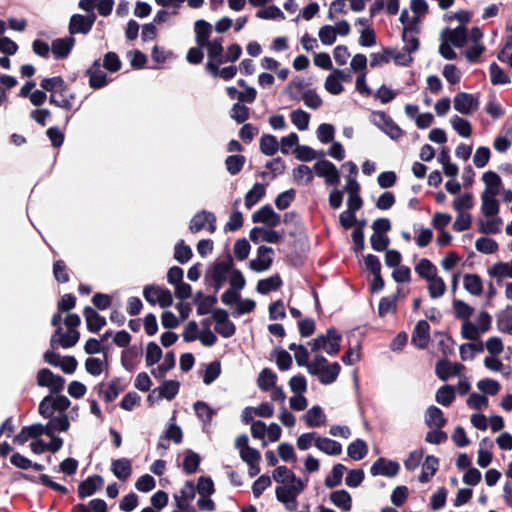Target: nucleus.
<instances>
[{"label": "nucleus", "instance_id": "1", "mask_svg": "<svg viewBox=\"0 0 512 512\" xmlns=\"http://www.w3.org/2000/svg\"><path fill=\"white\" fill-rule=\"evenodd\" d=\"M71 402L63 395L53 397L51 395L44 397L38 407L39 414L44 418H49L47 423L52 437H58L56 432H67L70 428V420L65 413Z\"/></svg>", "mask_w": 512, "mask_h": 512}, {"label": "nucleus", "instance_id": "2", "mask_svg": "<svg viewBox=\"0 0 512 512\" xmlns=\"http://www.w3.org/2000/svg\"><path fill=\"white\" fill-rule=\"evenodd\" d=\"M61 315L55 314L52 318V325L57 327L55 333L50 339L52 348L58 346L62 348H70L74 346L79 340V332L77 327L80 325V317L77 314H68L64 319L65 329L60 325Z\"/></svg>", "mask_w": 512, "mask_h": 512}, {"label": "nucleus", "instance_id": "3", "mask_svg": "<svg viewBox=\"0 0 512 512\" xmlns=\"http://www.w3.org/2000/svg\"><path fill=\"white\" fill-rule=\"evenodd\" d=\"M305 484L302 480H294L293 483L281 485L276 488V497L288 511H295L298 508L297 497L304 490Z\"/></svg>", "mask_w": 512, "mask_h": 512}, {"label": "nucleus", "instance_id": "4", "mask_svg": "<svg viewBox=\"0 0 512 512\" xmlns=\"http://www.w3.org/2000/svg\"><path fill=\"white\" fill-rule=\"evenodd\" d=\"M341 335L334 328L327 330L325 334L318 335L310 342L313 351L323 350L328 355H335L340 350Z\"/></svg>", "mask_w": 512, "mask_h": 512}, {"label": "nucleus", "instance_id": "5", "mask_svg": "<svg viewBox=\"0 0 512 512\" xmlns=\"http://www.w3.org/2000/svg\"><path fill=\"white\" fill-rule=\"evenodd\" d=\"M370 121L393 140L399 139L403 135L402 129L385 112H372L370 115Z\"/></svg>", "mask_w": 512, "mask_h": 512}, {"label": "nucleus", "instance_id": "6", "mask_svg": "<svg viewBox=\"0 0 512 512\" xmlns=\"http://www.w3.org/2000/svg\"><path fill=\"white\" fill-rule=\"evenodd\" d=\"M37 385L49 389L52 394L60 393L64 389L65 379L54 374L47 368H42L37 373Z\"/></svg>", "mask_w": 512, "mask_h": 512}, {"label": "nucleus", "instance_id": "7", "mask_svg": "<svg viewBox=\"0 0 512 512\" xmlns=\"http://www.w3.org/2000/svg\"><path fill=\"white\" fill-rule=\"evenodd\" d=\"M143 296L147 302L151 304H159L162 308H167L173 303L172 293L159 286L150 285L146 286L143 291Z\"/></svg>", "mask_w": 512, "mask_h": 512}, {"label": "nucleus", "instance_id": "8", "mask_svg": "<svg viewBox=\"0 0 512 512\" xmlns=\"http://www.w3.org/2000/svg\"><path fill=\"white\" fill-rule=\"evenodd\" d=\"M453 107L460 114L471 115L478 110L479 99L473 94L460 92L453 99Z\"/></svg>", "mask_w": 512, "mask_h": 512}, {"label": "nucleus", "instance_id": "9", "mask_svg": "<svg viewBox=\"0 0 512 512\" xmlns=\"http://www.w3.org/2000/svg\"><path fill=\"white\" fill-rule=\"evenodd\" d=\"M180 383L176 380H166L158 388L154 389L147 397L151 404L158 399L172 400L178 394Z\"/></svg>", "mask_w": 512, "mask_h": 512}, {"label": "nucleus", "instance_id": "10", "mask_svg": "<svg viewBox=\"0 0 512 512\" xmlns=\"http://www.w3.org/2000/svg\"><path fill=\"white\" fill-rule=\"evenodd\" d=\"M351 76L343 70L334 69L326 78L325 90L332 95H339L344 91L343 83L350 82Z\"/></svg>", "mask_w": 512, "mask_h": 512}, {"label": "nucleus", "instance_id": "11", "mask_svg": "<svg viewBox=\"0 0 512 512\" xmlns=\"http://www.w3.org/2000/svg\"><path fill=\"white\" fill-rule=\"evenodd\" d=\"M314 171L318 177L324 178L328 185H337L340 174L337 167L328 160H319L314 164Z\"/></svg>", "mask_w": 512, "mask_h": 512}, {"label": "nucleus", "instance_id": "12", "mask_svg": "<svg viewBox=\"0 0 512 512\" xmlns=\"http://www.w3.org/2000/svg\"><path fill=\"white\" fill-rule=\"evenodd\" d=\"M307 370L310 374L319 375L321 383L331 384L337 379L340 373V365L334 362L322 368H317V364H310L307 365Z\"/></svg>", "mask_w": 512, "mask_h": 512}, {"label": "nucleus", "instance_id": "13", "mask_svg": "<svg viewBox=\"0 0 512 512\" xmlns=\"http://www.w3.org/2000/svg\"><path fill=\"white\" fill-rule=\"evenodd\" d=\"M215 322V330L224 338H229L235 333V325L229 320L228 313L222 309H216L212 313Z\"/></svg>", "mask_w": 512, "mask_h": 512}, {"label": "nucleus", "instance_id": "14", "mask_svg": "<svg viewBox=\"0 0 512 512\" xmlns=\"http://www.w3.org/2000/svg\"><path fill=\"white\" fill-rule=\"evenodd\" d=\"M248 442L246 435H240L235 440V447L239 450L241 459L247 464L259 463L261 459L260 452L250 447Z\"/></svg>", "mask_w": 512, "mask_h": 512}, {"label": "nucleus", "instance_id": "15", "mask_svg": "<svg viewBox=\"0 0 512 512\" xmlns=\"http://www.w3.org/2000/svg\"><path fill=\"white\" fill-rule=\"evenodd\" d=\"M215 222V215L211 212L203 210L197 213L191 219L189 229L191 232L196 233L204 228H207L211 233H213L216 230Z\"/></svg>", "mask_w": 512, "mask_h": 512}, {"label": "nucleus", "instance_id": "16", "mask_svg": "<svg viewBox=\"0 0 512 512\" xmlns=\"http://www.w3.org/2000/svg\"><path fill=\"white\" fill-rule=\"evenodd\" d=\"M250 239L254 243L261 241L267 243H278L283 238V232H278L270 227H254L250 231Z\"/></svg>", "mask_w": 512, "mask_h": 512}, {"label": "nucleus", "instance_id": "17", "mask_svg": "<svg viewBox=\"0 0 512 512\" xmlns=\"http://www.w3.org/2000/svg\"><path fill=\"white\" fill-rule=\"evenodd\" d=\"M273 249L267 246H260L257 249V256L249 262V267L255 272H264L272 265L271 254Z\"/></svg>", "mask_w": 512, "mask_h": 512}, {"label": "nucleus", "instance_id": "18", "mask_svg": "<svg viewBox=\"0 0 512 512\" xmlns=\"http://www.w3.org/2000/svg\"><path fill=\"white\" fill-rule=\"evenodd\" d=\"M344 190L348 193L347 210L358 211L362 207V199L359 195L360 185L354 177H347Z\"/></svg>", "mask_w": 512, "mask_h": 512}, {"label": "nucleus", "instance_id": "19", "mask_svg": "<svg viewBox=\"0 0 512 512\" xmlns=\"http://www.w3.org/2000/svg\"><path fill=\"white\" fill-rule=\"evenodd\" d=\"M400 466L397 462L385 458L377 459L370 468L373 476L394 477L398 474Z\"/></svg>", "mask_w": 512, "mask_h": 512}, {"label": "nucleus", "instance_id": "20", "mask_svg": "<svg viewBox=\"0 0 512 512\" xmlns=\"http://www.w3.org/2000/svg\"><path fill=\"white\" fill-rule=\"evenodd\" d=\"M252 221L274 228L280 224L281 217L270 206H263L252 215Z\"/></svg>", "mask_w": 512, "mask_h": 512}, {"label": "nucleus", "instance_id": "21", "mask_svg": "<svg viewBox=\"0 0 512 512\" xmlns=\"http://www.w3.org/2000/svg\"><path fill=\"white\" fill-rule=\"evenodd\" d=\"M482 182L484 183V189L481 192V195L497 197L500 194L502 180L496 172L486 171L482 175Z\"/></svg>", "mask_w": 512, "mask_h": 512}, {"label": "nucleus", "instance_id": "22", "mask_svg": "<svg viewBox=\"0 0 512 512\" xmlns=\"http://www.w3.org/2000/svg\"><path fill=\"white\" fill-rule=\"evenodd\" d=\"M301 419L309 428L321 427L327 422L326 414L319 405L309 408Z\"/></svg>", "mask_w": 512, "mask_h": 512}, {"label": "nucleus", "instance_id": "23", "mask_svg": "<svg viewBox=\"0 0 512 512\" xmlns=\"http://www.w3.org/2000/svg\"><path fill=\"white\" fill-rule=\"evenodd\" d=\"M49 443L44 442L42 439H34L30 444V449L35 454H42L46 451L51 453L58 452L63 446V439L61 437L49 438Z\"/></svg>", "mask_w": 512, "mask_h": 512}, {"label": "nucleus", "instance_id": "24", "mask_svg": "<svg viewBox=\"0 0 512 512\" xmlns=\"http://www.w3.org/2000/svg\"><path fill=\"white\" fill-rule=\"evenodd\" d=\"M75 100V93L71 92L67 86H63L60 91L50 95V103L59 108L69 110L73 106Z\"/></svg>", "mask_w": 512, "mask_h": 512}, {"label": "nucleus", "instance_id": "25", "mask_svg": "<svg viewBox=\"0 0 512 512\" xmlns=\"http://www.w3.org/2000/svg\"><path fill=\"white\" fill-rule=\"evenodd\" d=\"M464 366L457 362L440 361L436 365L437 376L445 381L453 376H458L463 371Z\"/></svg>", "mask_w": 512, "mask_h": 512}, {"label": "nucleus", "instance_id": "26", "mask_svg": "<svg viewBox=\"0 0 512 512\" xmlns=\"http://www.w3.org/2000/svg\"><path fill=\"white\" fill-rule=\"evenodd\" d=\"M142 350L138 346H131L126 348L121 353V364L127 371H133L138 363Z\"/></svg>", "mask_w": 512, "mask_h": 512}, {"label": "nucleus", "instance_id": "27", "mask_svg": "<svg viewBox=\"0 0 512 512\" xmlns=\"http://www.w3.org/2000/svg\"><path fill=\"white\" fill-rule=\"evenodd\" d=\"M104 484L101 476L94 475L84 480L78 487V493L81 498L93 495Z\"/></svg>", "mask_w": 512, "mask_h": 512}, {"label": "nucleus", "instance_id": "28", "mask_svg": "<svg viewBox=\"0 0 512 512\" xmlns=\"http://www.w3.org/2000/svg\"><path fill=\"white\" fill-rule=\"evenodd\" d=\"M95 21V17L93 15L90 16H82V15H73L70 20V32L71 33H88Z\"/></svg>", "mask_w": 512, "mask_h": 512}, {"label": "nucleus", "instance_id": "29", "mask_svg": "<svg viewBox=\"0 0 512 512\" xmlns=\"http://www.w3.org/2000/svg\"><path fill=\"white\" fill-rule=\"evenodd\" d=\"M441 37L442 40H445L455 47H461L467 39L466 28L464 26H459L455 29H446L442 32Z\"/></svg>", "mask_w": 512, "mask_h": 512}, {"label": "nucleus", "instance_id": "30", "mask_svg": "<svg viewBox=\"0 0 512 512\" xmlns=\"http://www.w3.org/2000/svg\"><path fill=\"white\" fill-rule=\"evenodd\" d=\"M412 342L419 348L423 349L429 342V324L425 320L417 322L413 335Z\"/></svg>", "mask_w": 512, "mask_h": 512}, {"label": "nucleus", "instance_id": "31", "mask_svg": "<svg viewBox=\"0 0 512 512\" xmlns=\"http://www.w3.org/2000/svg\"><path fill=\"white\" fill-rule=\"evenodd\" d=\"M200 48L206 49L209 61H213L216 64H222L224 62L222 39L209 40L201 45Z\"/></svg>", "mask_w": 512, "mask_h": 512}, {"label": "nucleus", "instance_id": "32", "mask_svg": "<svg viewBox=\"0 0 512 512\" xmlns=\"http://www.w3.org/2000/svg\"><path fill=\"white\" fill-rule=\"evenodd\" d=\"M111 471L116 478L125 481L131 476L132 473L131 461L127 458H119L113 460L111 463Z\"/></svg>", "mask_w": 512, "mask_h": 512}, {"label": "nucleus", "instance_id": "33", "mask_svg": "<svg viewBox=\"0 0 512 512\" xmlns=\"http://www.w3.org/2000/svg\"><path fill=\"white\" fill-rule=\"evenodd\" d=\"M496 326L499 332L512 335V306H507L498 312Z\"/></svg>", "mask_w": 512, "mask_h": 512}, {"label": "nucleus", "instance_id": "34", "mask_svg": "<svg viewBox=\"0 0 512 512\" xmlns=\"http://www.w3.org/2000/svg\"><path fill=\"white\" fill-rule=\"evenodd\" d=\"M402 293L401 289H398L397 293L391 296L383 297L378 305V315L385 317L387 315H393L397 310L398 296Z\"/></svg>", "mask_w": 512, "mask_h": 512}, {"label": "nucleus", "instance_id": "35", "mask_svg": "<svg viewBox=\"0 0 512 512\" xmlns=\"http://www.w3.org/2000/svg\"><path fill=\"white\" fill-rule=\"evenodd\" d=\"M425 422L431 428L441 429L446 425L443 412L436 406H430L426 410Z\"/></svg>", "mask_w": 512, "mask_h": 512}, {"label": "nucleus", "instance_id": "36", "mask_svg": "<svg viewBox=\"0 0 512 512\" xmlns=\"http://www.w3.org/2000/svg\"><path fill=\"white\" fill-rule=\"evenodd\" d=\"M84 317L86 320L87 328L91 332L99 331L106 324L105 318L91 307H86L84 309Z\"/></svg>", "mask_w": 512, "mask_h": 512}, {"label": "nucleus", "instance_id": "37", "mask_svg": "<svg viewBox=\"0 0 512 512\" xmlns=\"http://www.w3.org/2000/svg\"><path fill=\"white\" fill-rule=\"evenodd\" d=\"M316 448L321 452L332 456L340 455L342 452V446L340 443L330 438L321 436H318Z\"/></svg>", "mask_w": 512, "mask_h": 512}, {"label": "nucleus", "instance_id": "38", "mask_svg": "<svg viewBox=\"0 0 512 512\" xmlns=\"http://www.w3.org/2000/svg\"><path fill=\"white\" fill-rule=\"evenodd\" d=\"M74 45V39L71 37L56 39L52 42L51 50L56 58H65L70 53Z\"/></svg>", "mask_w": 512, "mask_h": 512}, {"label": "nucleus", "instance_id": "39", "mask_svg": "<svg viewBox=\"0 0 512 512\" xmlns=\"http://www.w3.org/2000/svg\"><path fill=\"white\" fill-rule=\"evenodd\" d=\"M220 65L221 64H216L213 61H208L206 64V69L214 77H221L224 80L232 79L237 74L238 69L236 66H228L220 69Z\"/></svg>", "mask_w": 512, "mask_h": 512}, {"label": "nucleus", "instance_id": "40", "mask_svg": "<svg viewBox=\"0 0 512 512\" xmlns=\"http://www.w3.org/2000/svg\"><path fill=\"white\" fill-rule=\"evenodd\" d=\"M89 84L92 88L98 89L104 87L107 83L106 74L100 69V64L95 62L93 66L88 70Z\"/></svg>", "mask_w": 512, "mask_h": 512}, {"label": "nucleus", "instance_id": "41", "mask_svg": "<svg viewBox=\"0 0 512 512\" xmlns=\"http://www.w3.org/2000/svg\"><path fill=\"white\" fill-rule=\"evenodd\" d=\"M484 351V344L482 341H472L464 343L459 347L460 357L463 361L472 360L477 353Z\"/></svg>", "mask_w": 512, "mask_h": 512}, {"label": "nucleus", "instance_id": "42", "mask_svg": "<svg viewBox=\"0 0 512 512\" xmlns=\"http://www.w3.org/2000/svg\"><path fill=\"white\" fill-rule=\"evenodd\" d=\"M485 220L478 222V231L483 234H495L500 231L502 225L501 218L496 216H485Z\"/></svg>", "mask_w": 512, "mask_h": 512}, {"label": "nucleus", "instance_id": "43", "mask_svg": "<svg viewBox=\"0 0 512 512\" xmlns=\"http://www.w3.org/2000/svg\"><path fill=\"white\" fill-rule=\"evenodd\" d=\"M488 275L492 278H512V260L510 262H496L488 269Z\"/></svg>", "mask_w": 512, "mask_h": 512}, {"label": "nucleus", "instance_id": "44", "mask_svg": "<svg viewBox=\"0 0 512 512\" xmlns=\"http://www.w3.org/2000/svg\"><path fill=\"white\" fill-rule=\"evenodd\" d=\"M331 502L341 510L347 512L351 510L352 498L346 490H337L330 494Z\"/></svg>", "mask_w": 512, "mask_h": 512}, {"label": "nucleus", "instance_id": "45", "mask_svg": "<svg viewBox=\"0 0 512 512\" xmlns=\"http://www.w3.org/2000/svg\"><path fill=\"white\" fill-rule=\"evenodd\" d=\"M480 210L484 216H496L499 213L500 206L495 196L481 195Z\"/></svg>", "mask_w": 512, "mask_h": 512}, {"label": "nucleus", "instance_id": "46", "mask_svg": "<svg viewBox=\"0 0 512 512\" xmlns=\"http://www.w3.org/2000/svg\"><path fill=\"white\" fill-rule=\"evenodd\" d=\"M449 123L459 136L469 138L472 135V126L468 120L454 115L450 118Z\"/></svg>", "mask_w": 512, "mask_h": 512}, {"label": "nucleus", "instance_id": "47", "mask_svg": "<svg viewBox=\"0 0 512 512\" xmlns=\"http://www.w3.org/2000/svg\"><path fill=\"white\" fill-rule=\"evenodd\" d=\"M120 389L117 380H112L109 383H102L99 385V395L106 402L114 401L119 395Z\"/></svg>", "mask_w": 512, "mask_h": 512}, {"label": "nucleus", "instance_id": "48", "mask_svg": "<svg viewBox=\"0 0 512 512\" xmlns=\"http://www.w3.org/2000/svg\"><path fill=\"white\" fill-rule=\"evenodd\" d=\"M231 270V265L224 262L218 263L214 266L212 271V279L215 282V287L217 290L225 283Z\"/></svg>", "mask_w": 512, "mask_h": 512}, {"label": "nucleus", "instance_id": "49", "mask_svg": "<svg viewBox=\"0 0 512 512\" xmlns=\"http://www.w3.org/2000/svg\"><path fill=\"white\" fill-rule=\"evenodd\" d=\"M426 282L427 289L431 298L437 299L444 295L446 291V284L438 274Z\"/></svg>", "mask_w": 512, "mask_h": 512}, {"label": "nucleus", "instance_id": "50", "mask_svg": "<svg viewBox=\"0 0 512 512\" xmlns=\"http://www.w3.org/2000/svg\"><path fill=\"white\" fill-rule=\"evenodd\" d=\"M180 493L181 495L176 497L177 505L180 509L186 510L189 502L195 497L196 487L192 482H186Z\"/></svg>", "mask_w": 512, "mask_h": 512}, {"label": "nucleus", "instance_id": "51", "mask_svg": "<svg viewBox=\"0 0 512 512\" xmlns=\"http://www.w3.org/2000/svg\"><path fill=\"white\" fill-rule=\"evenodd\" d=\"M438 469V459L434 456H428L423 465H422V472L419 476V480L422 483L428 482L436 473Z\"/></svg>", "mask_w": 512, "mask_h": 512}, {"label": "nucleus", "instance_id": "52", "mask_svg": "<svg viewBox=\"0 0 512 512\" xmlns=\"http://www.w3.org/2000/svg\"><path fill=\"white\" fill-rule=\"evenodd\" d=\"M282 285V280L279 275H273L269 278L258 281L256 290L260 294H268L271 291L277 290Z\"/></svg>", "mask_w": 512, "mask_h": 512}, {"label": "nucleus", "instance_id": "53", "mask_svg": "<svg viewBox=\"0 0 512 512\" xmlns=\"http://www.w3.org/2000/svg\"><path fill=\"white\" fill-rule=\"evenodd\" d=\"M463 285L466 291L472 295H480L483 291L481 278L476 274H466L463 278Z\"/></svg>", "mask_w": 512, "mask_h": 512}, {"label": "nucleus", "instance_id": "54", "mask_svg": "<svg viewBox=\"0 0 512 512\" xmlns=\"http://www.w3.org/2000/svg\"><path fill=\"white\" fill-rule=\"evenodd\" d=\"M211 30L212 27L207 21L198 20L195 22L196 42L199 47L210 40Z\"/></svg>", "mask_w": 512, "mask_h": 512}, {"label": "nucleus", "instance_id": "55", "mask_svg": "<svg viewBox=\"0 0 512 512\" xmlns=\"http://www.w3.org/2000/svg\"><path fill=\"white\" fill-rule=\"evenodd\" d=\"M415 271L426 281L438 274L437 268L426 258L421 259L415 266Z\"/></svg>", "mask_w": 512, "mask_h": 512}, {"label": "nucleus", "instance_id": "56", "mask_svg": "<svg viewBox=\"0 0 512 512\" xmlns=\"http://www.w3.org/2000/svg\"><path fill=\"white\" fill-rule=\"evenodd\" d=\"M260 150L267 156H272L279 150V141L270 134H265L260 139Z\"/></svg>", "mask_w": 512, "mask_h": 512}, {"label": "nucleus", "instance_id": "57", "mask_svg": "<svg viewBox=\"0 0 512 512\" xmlns=\"http://www.w3.org/2000/svg\"><path fill=\"white\" fill-rule=\"evenodd\" d=\"M265 194V186L261 183H256L245 195V206L247 208L253 207L257 204Z\"/></svg>", "mask_w": 512, "mask_h": 512}, {"label": "nucleus", "instance_id": "58", "mask_svg": "<svg viewBox=\"0 0 512 512\" xmlns=\"http://www.w3.org/2000/svg\"><path fill=\"white\" fill-rule=\"evenodd\" d=\"M483 333L471 320H465L461 324V336L470 341H481L480 337Z\"/></svg>", "mask_w": 512, "mask_h": 512}, {"label": "nucleus", "instance_id": "59", "mask_svg": "<svg viewBox=\"0 0 512 512\" xmlns=\"http://www.w3.org/2000/svg\"><path fill=\"white\" fill-rule=\"evenodd\" d=\"M174 365L175 355L173 352H168L165 354L163 362L158 367L152 369L151 373L155 378H163Z\"/></svg>", "mask_w": 512, "mask_h": 512}, {"label": "nucleus", "instance_id": "60", "mask_svg": "<svg viewBox=\"0 0 512 512\" xmlns=\"http://www.w3.org/2000/svg\"><path fill=\"white\" fill-rule=\"evenodd\" d=\"M162 350L155 342H149L145 351V363L147 367H152L162 358Z\"/></svg>", "mask_w": 512, "mask_h": 512}, {"label": "nucleus", "instance_id": "61", "mask_svg": "<svg viewBox=\"0 0 512 512\" xmlns=\"http://www.w3.org/2000/svg\"><path fill=\"white\" fill-rule=\"evenodd\" d=\"M367 452H368V446L361 439L355 440L347 448V453H348L349 457L352 458L353 460L363 459L366 456Z\"/></svg>", "mask_w": 512, "mask_h": 512}, {"label": "nucleus", "instance_id": "62", "mask_svg": "<svg viewBox=\"0 0 512 512\" xmlns=\"http://www.w3.org/2000/svg\"><path fill=\"white\" fill-rule=\"evenodd\" d=\"M290 118L291 122L298 130L305 131L308 129L310 115L306 111L297 109L291 113Z\"/></svg>", "mask_w": 512, "mask_h": 512}, {"label": "nucleus", "instance_id": "63", "mask_svg": "<svg viewBox=\"0 0 512 512\" xmlns=\"http://www.w3.org/2000/svg\"><path fill=\"white\" fill-rule=\"evenodd\" d=\"M435 399L442 406H449L455 399V389L452 386H442L437 392Z\"/></svg>", "mask_w": 512, "mask_h": 512}, {"label": "nucleus", "instance_id": "64", "mask_svg": "<svg viewBox=\"0 0 512 512\" xmlns=\"http://www.w3.org/2000/svg\"><path fill=\"white\" fill-rule=\"evenodd\" d=\"M277 380V376L270 369H263L258 377V386L264 390L268 391L275 386Z\"/></svg>", "mask_w": 512, "mask_h": 512}]
</instances>
